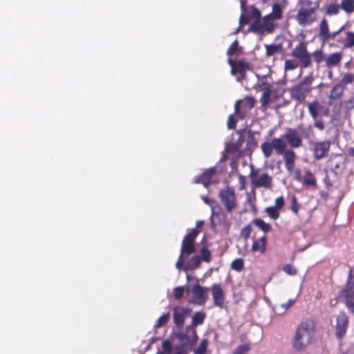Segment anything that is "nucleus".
Instances as JSON below:
<instances>
[{
  "label": "nucleus",
  "instance_id": "f257e3e1",
  "mask_svg": "<svg viewBox=\"0 0 354 354\" xmlns=\"http://www.w3.org/2000/svg\"><path fill=\"white\" fill-rule=\"evenodd\" d=\"M286 142L282 138H274L272 142H264L261 145V149L265 158H270L274 149L279 155H283L285 166L289 173H292L295 168L296 153L290 149H286Z\"/></svg>",
  "mask_w": 354,
  "mask_h": 354
},
{
  "label": "nucleus",
  "instance_id": "f03ea898",
  "mask_svg": "<svg viewBox=\"0 0 354 354\" xmlns=\"http://www.w3.org/2000/svg\"><path fill=\"white\" fill-rule=\"evenodd\" d=\"M291 56L294 58L293 59L285 60L284 69L286 71H293L298 67L308 68L313 65L312 55L308 50L306 41H301L297 43L291 50Z\"/></svg>",
  "mask_w": 354,
  "mask_h": 354
},
{
  "label": "nucleus",
  "instance_id": "7ed1b4c3",
  "mask_svg": "<svg viewBox=\"0 0 354 354\" xmlns=\"http://www.w3.org/2000/svg\"><path fill=\"white\" fill-rule=\"evenodd\" d=\"M315 334V324L311 319H306L298 325L293 338L292 346L297 351H301L313 342Z\"/></svg>",
  "mask_w": 354,
  "mask_h": 354
},
{
  "label": "nucleus",
  "instance_id": "20e7f679",
  "mask_svg": "<svg viewBox=\"0 0 354 354\" xmlns=\"http://www.w3.org/2000/svg\"><path fill=\"white\" fill-rule=\"evenodd\" d=\"M249 177L251 185L254 188H264L270 189L272 187V178L266 172H260L253 165H250V172Z\"/></svg>",
  "mask_w": 354,
  "mask_h": 354
},
{
  "label": "nucleus",
  "instance_id": "39448f33",
  "mask_svg": "<svg viewBox=\"0 0 354 354\" xmlns=\"http://www.w3.org/2000/svg\"><path fill=\"white\" fill-rule=\"evenodd\" d=\"M313 82V77L311 75L304 77L299 84L290 88V93L292 98L299 103L303 102L311 92Z\"/></svg>",
  "mask_w": 354,
  "mask_h": 354
},
{
  "label": "nucleus",
  "instance_id": "423d86ee",
  "mask_svg": "<svg viewBox=\"0 0 354 354\" xmlns=\"http://www.w3.org/2000/svg\"><path fill=\"white\" fill-rule=\"evenodd\" d=\"M227 63L231 67L230 73L236 76L238 82H242L246 79V71H252L253 64L247 62L245 59L234 61L231 57H228Z\"/></svg>",
  "mask_w": 354,
  "mask_h": 354
},
{
  "label": "nucleus",
  "instance_id": "0eeeda50",
  "mask_svg": "<svg viewBox=\"0 0 354 354\" xmlns=\"http://www.w3.org/2000/svg\"><path fill=\"white\" fill-rule=\"evenodd\" d=\"M218 196L226 211L231 213L237 206L234 189L227 186L219 192Z\"/></svg>",
  "mask_w": 354,
  "mask_h": 354
},
{
  "label": "nucleus",
  "instance_id": "6e6552de",
  "mask_svg": "<svg viewBox=\"0 0 354 354\" xmlns=\"http://www.w3.org/2000/svg\"><path fill=\"white\" fill-rule=\"evenodd\" d=\"M199 233L198 230L192 229L184 236L181 244L180 254L189 256L195 252V240Z\"/></svg>",
  "mask_w": 354,
  "mask_h": 354
},
{
  "label": "nucleus",
  "instance_id": "1a4fd4ad",
  "mask_svg": "<svg viewBox=\"0 0 354 354\" xmlns=\"http://www.w3.org/2000/svg\"><path fill=\"white\" fill-rule=\"evenodd\" d=\"M316 8H300L295 16V19L301 26H306L312 24L316 19Z\"/></svg>",
  "mask_w": 354,
  "mask_h": 354
},
{
  "label": "nucleus",
  "instance_id": "9d476101",
  "mask_svg": "<svg viewBox=\"0 0 354 354\" xmlns=\"http://www.w3.org/2000/svg\"><path fill=\"white\" fill-rule=\"evenodd\" d=\"M338 35H339V33L337 30L333 32L330 31L328 21L326 17H323L318 26L319 39L322 43L325 44L330 40H334Z\"/></svg>",
  "mask_w": 354,
  "mask_h": 354
},
{
  "label": "nucleus",
  "instance_id": "9b49d317",
  "mask_svg": "<svg viewBox=\"0 0 354 354\" xmlns=\"http://www.w3.org/2000/svg\"><path fill=\"white\" fill-rule=\"evenodd\" d=\"M348 317L344 311L339 313L336 318L335 336L340 342L345 337L348 328Z\"/></svg>",
  "mask_w": 354,
  "mask_h": 354
},
{
  "label": "nucleus",
  "instance_id": "f8f14e48",
  "mask_svg": "<svg viewBox=\"0 0 354 354\" xmlns=\"http://www.w3.org/2000/svg\"><path fill=\"white\" fill-rule=\"evenodd\" d=\"M346 158L344 157L342 154H334L330 157L328 165L331 171L335 175H340L346 168Z\"/></svg>",
  "mask_w": 354,
  "mask_h": 354
},
{
  "label": "nucleus",
  "instance_id": "ddd939ff",
  "mask_svg": "<svg viewBox=\"0 0 354 354\" xmlns=\"http://www.w3.org/2000/svg\"><path fill=\"white\" fill-rule=\"evenodd\" d=\"M331 142L329 140L315 142L313 145V157L315 160H320L326 157L330 149Z\"/></svg>",
  "mask_w": 354,
  "mask_h": 354
},
{
  "label": "nucleus",
  "instance_id": "4468645a",
  "mask_svg": "<svg viewBox=\"0 0 354 354\" xmlns=\"http://www.w3.org/2000/svg\"><path fill=\"white\" fill-rule=\"evenodd\" d=\"M244 102L245 104L243 109L245 110L241 109V100L236 101L234 104V114L238 115L241 119H244L248 111L254 108L256 104V100L252 96H246L244 98Z\"/></svg>",
  "mask_w": 354,
  "mask_h": 354
},
{
  "label": "nucleus",
  "instance_id": "2eb2a0df",
  "mask_svg": "<svg viewBox=\"0 0 354 354\" xmlns=\"http://www.w3.org/2000/svg\"><path fill=\"white\" fill-rule=\"evenodd\" d=\"M283 138L292 148H298L302 145V136L297 129L288 128Z\"/></svg>",
  "mask_w": 354,
  "mask_h": 354
},
{
  "label": "nucleus",
  "instance_id": "dca6fc26",
  "mask_svg": "<svg viewBox=\"0 0 354 354\" xmlns=\"http://www.w3.org/2000/svg\"><path fill=\"white\" fill-rule=\"evenodd\" d=\"M285 205V199L283 196H280L275 198L274 205L273 206L267 207L265 212L272 220H277L280 217V210Z\"/></svg>",
  "mask_w": 354,
  "mask_h": 354
},
{
  "label": "nucleus",
  "instance_id": "f3484780",
  "mask_svg": "<svg viewBox=\"0 0 354 354\" xmlns=\"http://www.w3.org/2000/svg\"><path fill=\"white\" fill-rule=\"evenodd\" d=\"M214 304L215 306L223 308L225 300L224 291L219 283H214L210 287Z\"/></svg>",
  "mask_w": 354,
  "mask_h": 354
},
{
  "label": "nucleus",
  "instance_id": "a211bd4d",
  "mask_svg": "<svg viewBox=\"0 0 354 354\" xmlns=\"http://www.w3.org/2000/svg\"><path fill=\"white\" fill-rule=\"evenodd\" d=\"M205 318V313L202 312H197L192 317V324L186 326L185 333H192L194 341L198 338L195 327L203 324Z\"/></svg>",
  "mask_w": 354,
  "mask_h": 354
},
{
  "label": "nucleus",
  "instance_id": "6ab92c4d",
  "mask_svg": "<svg viewBox=\"0 0 354 354\" xmlns=\"http://www.w3.org/2000/svg\"><path fill=\"white\" fill-rule=\"evenodd\" d=\"M174 322L178 328H182L185 324V319L189 314V309L184 307H175L173 310Z\"/></svg>",
  "mask_w": 354,
  "mask_h": 354
},
{
  "label": "nucleus",
  "instance_id": "aec40b11",
  "mask_svg": "<svg viewBox=\"0 0 354 354\" xmlns=\"http://www.w3.org/2000/svg\"><path fill=\"white\" fill-rule=\"evenodd\" d=\"M215 174L216 169L214 167L207 169L201 175L195 177L194 183L203 184L205 187H207L214 183L212 179Z\"/></svg>",
  "mask_w": 354,
  "mask_h": 354
},
{
  "label": "nucleus",
  "instance_id": "412c9836",
  "mask_svg": "<svg viewBox=\"0 0 354 354\" xmlns=\"http://www.w3.org/2000/svg\"><path fill=\"white\" fill-rule=\"evenodd\" d=\"M177 337L179 339V342L175 347L174 354H188V348L192 343L188 334H178Z\"/></svg>",
  "mask_w": 354,
  "mask_h": 354
},
{
  "label": "nucleus",
  "instance_id": "4be33fe9",
  "mask_svg": "<svg viewBox=\"0 0 354 354\" xmlns=\"http://www.w3.org/2000/svg\"><path fill=\"white\" fill-rule=\"evenodd\" d=\"M208 290L209 288L202 287L198 283L195 284L192 287V292L198 304L203 305L206 302Z\"/></svg>",
  "mask_w": 354,
  "mask_h": 354
},
{
  "label": "nucleus",
  "instance_id": "5701e85b",
  "mask_svg": "<svg viewBox=\"0 0 354 354\" xmlns=\"http://www.w3.org/2000/svg\"><path fill=\"white\" fill-rule=\"evenodd\" d=\"M343 58L342 52H334L326 55L325 66L327 68H332L340 65Z\"/></svg>",
  "mask_w": 354,
  "mask_h": 354
},
{
  "label": "nucleus",
  "instance_id": "b1692460",
  "mask_svg": "<svg viewBox=\"0 0 354 354\" xmlns=\"http://www.w3.org/2000/svg\"><path fill=\"white\" fill-rule=\"evenodd\" d=\"M344 88L340 84L337 83L334 84L328 96V104L332 105L335 101L340 100L344 95Z\"/></svg>",
  "mask_w": 354,
  "mask_h": 354
},
{
  "label": "nucleus",
  "instance_id": "393cba45",
  "mask_svg": "<svg viewBox=\"0 0 354 354\" xmlns=\"http://www.w3.org/2000/svg\"><path fill=\"white\" fill-rule=\"evenodd\" d=\"M354 292V266L348 271V277L346 281V286L338 292L337 295H346Z\"/></svg>",
  "mask_w": 354,
  "mask_h": 354
},
{
  "label": "nucleus",
  "instance_id": "a878e982",
  "mask_svg": "<svg viewBox=\"0 0 354 354\" xmlns=\"http://www.w3.org/2000/svg\"><path fill=\"white\" fill-rule=\"evenodd\" d=\"M354 292V266L348 271V277L346 281V286L338 292L337 295H346Z\"/></svg>",
  "mask_w": 354,
  "mask_h": 354
},
{
  "label": "nucleus",
  "instance_id": "bb28decb",
  "mask_svg": "<svg viewBox=\"0 0 354 354\" xmlns=\"http://www.w3.org/2000/svg\"><path fill=\"white\" fill-rule=\"evenodd\" d=\"M323 10H324V16L331 17L337 15L341 10L339 4L336 1L326 2L323 6Z\"/></svg>",
  "mask_w": 354,
  "mask_h": 354
},
{
  "label": "nucleus",
  "instance_id": "cd10ccee",
  "mask_svg": "<svg viewBox=\"0 0 354 354\" xmlns=\"http://www.w3.org/2000/svg\"><path fill=\"white\" fill-rule=\"evenodd\" d=\"M266 244L267 237L263 236L253 242L251 250L254 252H259L261 254H264L266 251Z\"/></svg>",
  "mask_w": 354,
  "mask_h": 354
},
{
  "label": "nucleus",
  "instance_id": "c85d7f7f",
  "mask_svg": "<svg viewBox=\"0 0 354 354\" xmlns=\"http://www.w3.org/2000/svg\"><path fill=\"white\" fill-rule=\"evenodd\" d=\"M338 299L344 302L346 306L354 315V292L337 295Z\"/></svg>",
  "mask_w": 354,
  "mask_h": 354
},
{
  "label": "nucleus",
  "instance_id": "c756f323",
  "mask_svg": "<svg viewBox=\"0 0 354 354\" xmlns=\"http://www.w3.org/2000/svg\"><path fill=\"white\" fill-rule=\"evenodd\" d=\"M270 15H266L261 19L263 28L264 29V34L266 32L270 34L272 33L275 28L274 24V19H272Z\"/></svg>",
  "mask_w": 354,
  "mask_h": 354
},
{
  "label": "nucleus",
  "instance_id": "7c9ffc66",
  "mask_svg": "<svg viewBox=\"0 0 354 354\" xmlns=\"http://www.w3.org/2000/svg\"><path fill=\"white\" fill-rule=\"evenodd\" d=\"M263 93L260 97V102L261 108L266 109L268 104L270 102L272 91L270 88H262Z\"/></svg>",
  "mask_w": 354,
  "mask_h": 354
},
{
  "label": "nucleus",
  "instance_id": "2f4dec72",
  "mask_svg": "<svg viewBox=\"0 0 354 354\" xmlns=\"http://www.w3.org/2000/svg\"><path fill=\"white\" fill-rule=\"evenodd\" d=\"M248 32H252L255 34L264 35V29L263 28L261 19H255L249 26Z\"/></svg>",
  "mask_w": 354,
  "mask_h": 354
},
{
  "label": "nucleus",
  "instance_id": "473e14b6",
  "mask_svg": "<svg viewBox=\"0 0 354 354\" xmlns=\"http://www.w3.org/2000/svg\"><path fill=\"white\" fill-rule=\"evenodd\" d=\"M266 48V56L267 57H270L274 55L276 53H279L282 50V44H265Z\"/></svg>",
  "mask_w": 354,
  "mask_h": 354
},
{
  "label": "nucleus",
  "instance_id": "72a5a7b5",
  "mask_svg": "<svg viewBox=\"0 0 354 354\" xmlns=\"http://www.w3.org/2000/svg\"><path fill=\"white\" fill-rule=\"evenodd\" d=\"M322 105L317 100H314L308 104V111L313 120L317 118L319 111L321 109Z\"/></svg>",
  "mask_w": 354,
  "mask_h": 354
},
{
  "label": "nucleus",
  "instance_id": "f704fd0d",
  "mask_svg": "<svg viewBox=\"0 0 354 354\" xmlns=\"http://www.w3.org/2000/svg\"><path fill=\"white\" fill-rule=\"evenodd\" d=\"M252 223L264 233L272 231V226L261 218H254L252 220Z\"/></svg>",
  "mask_w": 354,
  "mask_h": 354
},
{
  "label": "nucleus",
  "instance_id": "c9c22d12",
  "mask_svg": "<svg viewBox=\"0 0 354 354\" xmlns=\"http://www.w3.org/2000/svg\"><path fill=\"white\" fill-rule=\"evenodd\" d=\"M268 15H270V17L274 20L281 19L283 17V10L281 5L278 3H274L272 5V12Z\"/></svg>",
  "mask_w": 354,
  "mask_h": 354
},
{
  "label": "nucleus",
  "instance_id": "e433bc0d",
  "mask_svg": "<svg viewBox=\"0 0 354 354\" xmlns=\"http://www.w3.org/2000/svg\"><path fill=\"white\" fill-rule=\"evenodd\" d=\"M242 47L239 45L238 40L234 41L227 50L228 57H231L235 55H241L242 53Z\"/></svg>",
  "mask_w": 354,
  "mask_h": 354
},
{
  "label": "nucleus",
  "instance_id": "4c0bfd02",
  "mask_svg": "<svg viewBox=\"0 0 354 354\" xmlns=\"http://www.w3.org/2000/svg\"><path fill=\"white\" fill-rule=\"evenodd\" d=\"M311 55L317 66H319L322 62H325L326 55L322 48L314 50Z\"/></svg>",
  "mask_w": 354,
  "mask_h": 354
},
{
  "label": "nucleus",
  "instance_id": "58836bf2",
  "mask_svg": "<svg viewBox=\"0 0 354 354\" xmlns=\"http://www.w3.org/2000/svg\"><path fill=\"white\" fill-rule=\"evenodd\" d=\"M303 184L308 187H315L317 185L316 178L313 176V173L310 170H307L305 172V175L303 180Z\"/></svg>",
  "mask_w": 354,
  "mask_h": 354
},
{
  "label": "nucleus",
  "instance_id": "ea45409f",
  "mask_svg": "<svg viewBox=\"0 0 354 354\" xmlns=\"http://www.w3.org/2000/svg\"><path fill=\"white\" fill-rule=\"evenodd\" d=\"M339 6L346 14H351L354 12V0H341Z\"/></svg>",
  "mask_w": 354,
  "mask_h": 354
},
{
  "label": "nucleus",
  "instance_id": "a19ab883",
  "mask_svg": "<svg viewBox=\"0 0 354 354\" xmlns=\"http://www.w3.org/2000/svg\"><path fill=\"white\" fill-rule=\"evenodd\" d=\"M250 15L249 13H246L243 12L239 18V25L238 28L235 30L234 34L239 33L241 29L250 22Z\"/></svg>",
  "mask_w": 354,
  "mask_h": 354
},
{
  "label": "nucleus",
  "instance_id": "79ce46f5",
  "mask_svg": "<svg viewBox=\"0 0 354 354\" xmlns=\"http://www.w3.org/2000/svg\"><path fill=\"white\" fill-rule=\"evenodd\" d=\"M343 47L344 48H351L354 46V32L347 31L345 32Z\"/></svg>",
  "mask_w": 354,
  "mask_h": 354
},
{
  "label": "nucleus",
  "instance_id": "37998d69",
  "mask_svg": "<svg viewBox=\"0 0 354 354\" xmlns=\"http://www.w3.org/2000/svg\"><path fill=\"white\" fill-rule=\"evenodd\" d=\"M353 82H354V74L345 73L337 84L342 86V87L345 90L346 86L347 84H352Z\"/></svg>",
  "mask_w": 354,
  "mask_h": 354
},
{
  "label": "nucleus",
  "instance_id": "c03bdc74",
  "mask_svg": "<svg viewBox=\"0 0 354 354\" xmlns=\"http://www.w3.org/2000/svg\"><path fill=\"white\" fill-rule=\"evenodd\" d=\"M201 263V258L198 255H194L189 260L187 266L191 270L197 269Z\"/></svg>",
  "mask_w": 354,
  "mask_h": 354
},
{
  "label": "nucleus",
  "instance_id": "a18cd8bd",
  "mask_svg": "<svg viewBox=\"0 0 354 354\" xmlns=\"http://www.w3.org/2000/svg\"><path fill=\"white\" fill-rule=\"evenodd\" d=\"M231 268L237 272H241L244 269V260L242 258L235 259L231 263Z\"/></svg>",
  "mask_w": 354,
  "mask_h": 354
},
{
  "label": "nucleus",
  "instance_id": "49530a36",
  "mask_svg": "<svg viewBox=\"0 0 354 354\" xmlns=\"http://www.w3.org/2000/svg\"><path fill=\"white\" fill-rule=\"evenodd\" d=\"M301 207L300 204L298 203L297 198L295 195H292L290 199V209L295 215L297 216L299 214V209Z\"/></svg>",
  "mask_w": 354,
  "mask_h": 354
},
{
  "label": "nucleus",
  "instance_id": "de8ad7c7",
  "mask_svg": "<svg viewBox=\"0 0 354 354\" xmlns=\"http://www.w3.org/2000/svg\"><path fill=\"white\" fill-rule=\"evenodd\" d=\"M200 257L201 258V261L203 260V261L208 263L212 259L211 251L206 247H203L200 251Z\"/></svg>",
  "mask_w": 354,
  "mask_h": 354
},
{
  "label": "nucleus",
  "instance_id": "09e8293b",
  "mask_svg": "<svg viewBox=\"0 0 354 354\" xmlns=\"http://www.w3.org/2000/svg\"><path fill=\"white\" fill-rule=\"evenodd\" d=\"M208 343L209 342L207 339H202L198 347L194 350V354H205Z\"/></svg>",
  "mask_w": 354,
  "mask_h": 354
},
{
  "label": "nucleus",
  "instance_id": "8fccbe9b",
  "mask_svg": "<svg viewBox=\"0 0 354 354\" xmlns=\"http://www.w3.org/2000/svg\"><path fill=\"white\" fill-rule=\"evenodd\" d=\"M169 318H170V314L169 313L162 315L157 319V321L154 325V327L155 328H160L161 326L166 324L169 322Z\"/></svg>",
  "mask_w": 354,
  "mask_h": 354
},
{
  "label": "nucleus",
  "instance_id": "3c124183",
  "mask_svg": "<svg viewBox=\"0 0 354 354\" xmlns=\"http://www.w3.org/2000/svg\"><path fill=\"white\" fill-rule=\"evenodd\" d=\"M250 350V346L248 344H244L238 346L232 354H248Z\"/></svg>",
  "mask_w": 354,
  "mask_h": 354
},
{
  "label": "nucleus",
  "instance_id": "603ef678",
  "mask_svg": "<svg viewBox=\"0 0 354 354\" xmlns=\"http://www.w3.org/2000/svg\"><path fill=\"white\" fill-rule=\"evenodd\" d=\"M251 232H252L251 225L248 224L242 228V230L241 231V236L243 239H244L245 240H247L250 236Z\"/></svg>",
  "mask_w": 354,
  "mask_h": 354
},
{
  "label": "nucleus",
  "instance_id": "864d4df0",
  "mask_svg": "<svg viewBox=\"0 0 354 354\" xmlns=\"http://www.w3.org/2000/svg\"><path fill=\"white\" fill-rule=\"evenodd\" d=\"M283 270L288 275L295 276L297 274V270L291 264H286L283 267Z\"/></svg>",
  "mask_w": 354,
  "mask_h": 354
},
{
  "label": "nucleus",
  "instance_id": "5fc2aeb1",
  "mask_svg": "<svg viewBox=\"0 0 354 354\" xmlns=\"http://www.w3.org/2000/svg\"><path fill=\"white\" fill-rule=\"evenodd\" d=\"M174 297H175V299H177V300H180V299H182V297L184 295L185 289L182 286H178V287L174 288Z\"/></svg>",
  "mask_w": 354,
  "mask_h": 354
},
{
  "label": "nucleus",
  "instance_id": "6e6d98bb",
  "mask_svg": "<svg viewBox=\"0 0 354 354\" xmlns=\"http://www.w3.org/2000/svg\"><path fill=\"white\" fill-rule=\"evenodd\" d=\"M234 114H232L227 119V128L229 129H234L236 127L237 120L234 118Z\"/></svg>",
  "mask_w": 354,
  "mask_h": 354
},
{
  "label": "nucleus",
  "instance_id": "4d7b16f0",
  "mask_svg": "<svg viewBox=\"0 0 354 354\" xmlns=\"http://www.w3.org/2000/svg\"><path fill=\"white\" fill-rule=\"evenodd\" d=\"M239 148V145L237 143H230L227 145L225 149L228 153H233L237 151Z\"/></svg>",
  "mask_w": 354,
  "mask_h": 354
},
{
  "label": "nucleus",
  "instance_id": "13d9d810",
  "mask_svg": "<svg viewBox=\"0 0 354 354\" xmlns=\"http://www.w3.org/2000/svg\"><path fill=\"white\" fill-rule=\"evenodd\" d=\"M162 346L165 351L170 353L172 351V346L169 340L166 339L162 342Z\"/></svg>",
  "mask_w": 354,
  "mask_h": 354
},
{
  "label": "nucleus",
  "instance_id": "bf43d9fd",
  "mask_svg": "<svg viewBox=\"0 0 354 354\" xmlns=\"http://www.w3.org/2000/svg\"><path fill=\"white\" fill-rule=\"evenodd\" d=\"M344 104L348 110L354 109V97L345 100Z\"/></svg>",
  "mask_w": 354,
  "mask_h": 354
},
{
  "label": "nucleus",
  "instance_id": "052dcab7",
  "mask_svg": "<svg viewBox=\"0 0 354 354\" xmlns=\"http://www.w3.org/2000/svg\"><path fill=\"white\" fill-rule=\"evenodd\" d=\"M314 127L320 131H323L325 129V124L322 120H314Z\"/></svg>",
  "mask_w": 354,
  "mask_h": 354
},
{
  "label": "nucleus",
  "instance_id": "680f3d73",
  "mask_svg": "<svg viewBox=\"0 0 354 354\" xmlns=\"http://www.w3.org/2000/svg\"><path fill=\"white\" fill-rule=\"evenodd\" d=\"M292 172H294L295 179L298 182H301L302 180L301 171L299 169H293Z\"/></svg>",
  "mask_w": 354,
  "mask_h": 354
},
{
  "label": "nucleus",
  "instance_id": "e2e57ef3",
  "mask_svg": "<svg viewBox=\"0 0 354 354\" xmlns=\"http://www.w3.org/2000/svg\"><path fill=\"white\" fill-rule=\"evenodd\" d=\"M184 262V255H182L180 254L178 257V259L177 262L176 263V267L178 270H181L183 268V263Z\"/></svg>",
  "mask_w": 354,
  "mask_h": 354
},
{
  "label": "nucleus",
  "instance_id": "0e129e2a",
  "mask_svg": "<svg viewBox=\"0 0 354 354\" xmlns=\"http://www.w3.org/2000/svg\"><path fill=\"white\" fill-rule=\"evenodd\" d=\"M212 216H214L215 218H219V220H221V219L224 220L225 215L224 212L222 210H221L218 212H213Z\"/></svg>",
  "mask_w": 354,
  "mask_h": 354
},
{
  "label": "nucleus",
  "instance_id": "69168bd1",
  "mask_svg": "<svg viewBox=\"0 0 354 354\" xmlns=\"http://www.w3.org/2000/svg\"><path fill=\"white\" fill-rule=\"evenodd\" d=\"M251 15H252V17L255 18V19H261V12H260V11L257 8H254L252 10Z\"/></svg>",
  "mask_w": 354,
  "mask_h": 354
},
{
  "label": "nucleus",
  "instance_id": "338daca9",
  "mask_svg": "<svg viewBox=\"0 0 354 354\" xmlns=\"http://www.w3.org/2000/svg\"><path fill=\"white\" fill-rule=\"evenodd\" d=\"M295 303L294 299H289L286 303L283 304L281 305L282 308L285 310H288L290 306H292Z\"/></svg>",
  "mask_w": 354,
  "mask_h": 354
},
{
  "label": "nucleus",
  "instance_id": "774afa93",
  "mask_svg": "<svg viewBox=\"0 0 354 354\" xmlns=\"http://www.w3.org/2000/svg\"><path fill=\"white\" fill-rule=\"evenodd\" d=\"M258 86L261 91H262V88H270V86L268 84V83L264 80L261 81L258 84Z\"/></svg>",
  "mask_w": 354,
  "mask_h": 354
}]
</instances>
